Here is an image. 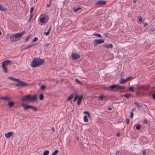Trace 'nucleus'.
Listing matches in <instances>:
<instances>
[{
	"label": "nucleus",
	"instance_id": "f257e3e1",
	"mask_svg": "<svg viewBox=\"0 0 155 155\" xmlns=\"http://www.w3.org/2000/svg\"><path fill=\"white\" fill-rule=\"evenodd\" d=\"M45 60L40 58H34L31 62L30 65L32 68H35L42 65L45 63Z\"/></svg>",
	"mask_w": 155,
	"mask_h": 155
},
{
	"label": "nucleus",
	"instance_id": "f03ea898",
	"mask_svg": "<svg viewBox=\"0 0 155 155\" xmlns=\"http://www.w3.org/2000/svg\"><path fill=\"white\" fill-rule=\"evenodd\" d=\"M109 88H110L112 91H114V90H113L114 89H124L125 87H124L120 85L117 84H112L109 87L106 86H104V88L106 90H108Z\"/></svg>",
	"mask_w": 155,
	"mask_h": 155
},
{
	"label": "nucleus",
	"instance_id": "7ed1b4c3",
	"mask_svg": "<svg viewBox=\"0 0 155 155\" xmlns=\"http://www.w3.org/2000/svg\"><path fill=\"white\" fill-rule=\"evenodd\" d=\"M94 46L95 47L97 45L103 43L104 42V39H99L94 40Z\"/></svg>",
	"mask_w": 155,
	"mask_h": 155
},
{
	"label": "nucleus",
	"instance_id": "20e7f679",
	"mask_svg": "<svg viewBox=\"0 0 155 155\" xmlns=\"http://www.w3.org/2000/svg\"><path fill=\"white\" fill-rule=\"evenodd\" d=\"M16 82H17L19 83L20 86L24 87L28 85V84L27 83H25L24 82L18 79L17 81H16Z\"/></svg>",
	"mask_w": 155,
	"mask_h": 155
},
{
	"label": "nucleus",
	"instance_id": "39448f33",
	"mask_svg": "<svg viewBox=\"0 0 155 155\" xmlns=\"http://www.w3.org/2000/svg\"><path fill=\"white\" fill-rule=\"evenodd\" d=\"M12 63V61L10 60H7L4 61L2 63V65L6 66L7 67L9 65H10Z\"/></svg>",
	"mask_w": 155,
	"mask_h": 155
},
{
	"label": "nucleus",
	"instance_id": "423d86ee",
	"mask_svg": "<svg viewBox=\"0 0 155 155\" xmlns=\"http://www.w3.org/2000/svg\"><path fill=\"white\" fill-rule=\"evenodd\" d=\"M81 56L79 54L75 53H73L71 55V58L74 60H77L79 59Z\"/></svg>",
	"mask_w": 155,
	"mask_h": 155
},
{
	"label": "nucleus",
	"instance_id": "0eeeda50",
	"mask_svg": "<svg viewBox=\"0 0 155 155\" xmlns=\"http://www.w3.org/2000/svg\"><path fill=\"white\" fill-rule=\"evenodd\" d=\"M29 94L23 97L20 100L23 102H25L26 101H29Z\"/></svg>",
	"mask_w": 155,
	"mask_h": 155
},
{
	"label": "nucleus",
	"instance_id": "6e6552de",
	"mask_svg": "<svg viewBox=\"0 0 155 155\" xmlns=\"http://www.w3.org/2000/svg\"><path fill=\"white\" fill-rule=\"evenodd\" d=\"M29 101H34L37 99V97L35 95H31L29 94Z\"/></svg>",
	"mask_w": 155,
	"mask_h": 155
},
{
	"label": "nucleus",
	"instance_id": "1a4fd4ad",
	"mask_svg": "<svg viewBox=\"0 0 155 155\" xmlns=\"http://www.w3.org/2000/svg\"><path fill=\"white\" fill-rule=\"evenodd\" d=\"M106 4V2L103 0H99L95 4L96 5H103Z\"/></svg>",
	"mask_w": 155,
	"mask_h": 155
},
{
	"label": "nucleus",
	"instance_id": "9d476101",
	"mask_svg": "<svg viewBox=\"0 0 155 155\" xmlns=\"http://www.w3.org/2000/svg\"><path fill=\"white\" fill-rule=\"evenodd\" d=\"M25 33V31H23L20 33H18L15 34L16 36H17V38L18 39H19V40L23 36V35Z\"/></svg>",
	"mask_w": 155,
	"mask_h": 155
},
{
	"label": "nucleus",
	"instance_id": "9b49d317",
	"mask_svg": "<svg viewBox=\"0 0 155 155\" xmlns=\"http://www.w3.org/2000/svg\"><path fill=\"white\" fill-rule=\"evenodd\" d=\"M14 134V133L12 131L9 132L5 134V136L8 138Z\"/></svg>",
	"mask_w": 155,
	"mask_h": 155
},
{
	"label": "nucleus",
	"instance_id": "f8f14e48",
	"mask_svg": "<svg viewBox=\"0 0 155 155\" xmlns=\"http://www.w3.org/2000/svg\"><path fill=\"white\" fill-rule=\"evenodd\" d=\"M21 104L22 106L24 107V110H25L29 108L31 109V105H26V104L24 103H22Z\"/></svg>",
	"mask_w": 155,
	"mask_h": 155
},
{
	"label": "nucleus",
	"instance_id": "ddd939ff",
	"mask_svg": "<svg viewBox=\"0 0 155 155\" xmlns=\"http://www.w3.org/2000/svg\"><path fill=\"white\" fill-rule=\"evenodd\" d=\"M103 46L104 48H113V45L111 43H110L108 45H106L104 44L103 45Z\"/></svg>",
	"mask_w": 155,
	"mask_h": 155
},
{
	"label": "nucleus",
	"instance_id": "4468645a",
	"mask_svg": "<svg viewBox=\"0 0 155 155\" xmlns=\"http://www.w3.org/2000/svg\"><path fill=\"white\" fill-rule=\"evenodd\" d=\"M139 89H142L144 90H147L148 89V87L147 86L142 85L141 87H139Z\"/></svg>",
	"mask_w": 155,
	"mask_h": 155
},
{
	"label": "nucleus",
	"instance_id": "2eb2a0df",
	"mask_svg": "<svg viewBox=\"0 0 155 155\" xmlns=\"http://www.w3.org/2000/svg\"><path fill=\"white\" fill-rule=\"evenodd\" d=\"M1 67H2L4 71V72L5 73H7L8 72L7 68V67L5 66L2 65Z\"/></svg>",
	"mask_w": 155,
	"mask_h": 155
},
{
	"label": "nucleus",
	"instance_id": "dca6fc26",
	"mask_svg": "<svg viewBox=\"0 0 155 155\" xmlns=\"http://www.w3.org/2000/svg\"><path fill=\"white\" fill-rule=\"evenodd\" d=\"M46 18L45 17H43L40 18L39 19L40 22L41 23H44Z\"/></svg>",
	"mask_w": 155,
	"mask_h": 155
},
{
	"label": "nucleus",
	"instance_id": "f3484780",
	"mask_svg": "<svg viewBox=\"0 0 155 155\" xmlns=\"http://www.w3.org/2000/svg\"><path fill=\"white\" fill-rule=\"evenodd\" d=\"M134 104L136 105L138 107L140 108L141 107L142 105L143 104L142 103H138L137 101H135L134 102Z\"/></svg>",
	"mask_w": 155,
	"mask_h": 155
},
{
	"label": "nucleus",
	"instance_id": "a211bd4d",
	"mask_svg": "<svg viewBox=\"0 0 155 155\" xmlns=\"http://www.w3.org/2000/svg\"><path fill=\"white\" fill-rule=\"evenodd\" d=\"M126 82L125 80L123 78H121L119 82L120 84H124Z\"/></svg>",
	"mask_w": 155,
	"mask_h": 155
},
{
	"label": "nucleus",
	"instance_id": "6ab92c4d",
	"mask_svg": "<svg viewBox=\"0 0 155 155\" xmlns=\"http://www.w3.org/2000/svg\"><path fill=\"white\" fill-rule=\"evenodd\" d=\"M131 95H132V94H125L123 95H121V96L125 97L126 98L128 99L130 97Z\"/></svg>",
	"mask_w": 155,
	"mask_h": 155
},
{
	"label": "nucleus",
	"instance_id": "aec40b11",
	"mask_svg": "<svg viewBox=\"0 0 155 155\" xmlns=\"http://www.w3.org/2000/svg\"><path fill=\"white\" fill-rule=\"evenodd\" d=\"M0 10L2 11H5L7 10V9L0 4Z\"/></svg>",
	"mask_w": 155,
	"mask_h": 155
},
{
	"label": "nucleus",
	"instance_id": "412c9836",
	"mask_svg": "<svg viewBox=\"0 0 155 155\" xmlns=\"http://www.w3.org/2000/svg\"><path fill=\"white\" fill-rule=\"evenodd\" d=\"M15 104V102L12 101H9L8 103V105L10 107H12Z\"/></svg>",
	"mask_w": 155,
	"mask_h": 155
},
{
	"label": "nucleus",
	"instance_id": "4be33fe9",
	"mask_svg": "<svg viewBox=\"0 0 155 155\" xmlns=\"http://www.w3.org/2000/svg\"><path fill=\"white\" fill-rule=\"evenodd\" d=\"M105 97V96L103 95H101L98 97V100L101 101H103Z\"/></svg>",
	"mask_w": 155,
	"mask_h": 155
},
{
	"label": "nucleus",
	"instance_id": "5701e85b",
	"mask_svg": "<svg viewBox=\"0 0 155 155\" xmlns=\"http://www.w3.org/2000/svg\"><path fill=\"white\" fill-rule=\"evenodd\" d=\"M35 44H33V45H28L27 46H26V47H24L23 48V50H26L29 48H31V47L33 46Z\"/></svg>",
	"mask_w": 155,
	"mask_h": 155
},
{
	"label": "nucleus",
	"instance_id": "b1692460",
	"mask_svg": "<svg viewBox=\"0 0 155 155\" xmlns=\"http://www.w3.org/2000/svg\"><path fill=\"white\" fill-rule=\"evenodd\" d=\"M81 9V7H78L75 8H73V10L74 12H77L78 11Z\"/></svg>",
	"mask_w": 155,
	"mask_h": 155
},
{
	"label": "nucleus",
	"instance_id": "393cba45",
	"mask_svg": "<svg viewBox=\"0 0 155 155\" xmlns=\"http://www.w3.org/2000/svg\"><path fill=\"white\" fill-rule=\"evenodd\" d=\"M10 40L12 42L15 41L14 34H13L11 35V37H10Z\"/></svg>",
	"mask_w": 155,
	"mask_h": 155
},
{
	"label": "nucleus",
	"instance_id": "a878e982",
	"mask_svg": "<svg viewBox=\"0 0 155 155\" xmlns=\"http://www.w3.org/2000/svg\"><path fill=\"white\" fill-rule=\"evenodd\" d=\"M8 78L10 80H12L13 81H15L16 82V81L18 80V79L12 77H8Z\"/></svg>",
	"mask_w": 155,
	"mask_h": 155
},
{
	"label": "nucleus",
	"instance_id": "bb28decb",
	"mask_svg": "<svg viewBox=\"0 0 155 155\" xmlns=\"http://www.w3.org/2000/svg\"><path fill=\"white\" fill-rule=\"evenodd\" d=\"M134 87L132 86H130L128 87V90L130 91L134 92Z\"/></svg>",
	"mask_w": 155,
	"mask_h": 155
},
{
	"label": "nucleus",
	"instance_id": "cd10ccee",
	"mask_svg": "<svg viewBox=\"0 0 155 155\" xmlns=\"http://www.w3.org/2000/svg\"><path fill=\"white\" fill-rule=\"evenodd\" d=\"M74 96V94H71L68 98L67 100L68 101H69L71 100L72 99L73 97Z\"/></svg>",
	"mask_w": 155,
	"mask_h": 155
},
{
	"label": "nucleus",
	"instance_id": "c85d7f7f",
	"mask_svg": "<svg viewBox=\"0 0 155 155\" xmlns=\"http://www.w3.org/2000/svg\"><path fill=\"white\" fill-rule=\"evenodd\" d=\"M10 98L7 97H0V100H8L10 99Z\"/></svg>",
	"mask_w": 155,
	"mask_h": 155
},
{
	"label": "nucleus",
	"instance_id": "c756f323",
	"mask_svg": "<svg viewBox=\"0 0 155 155\" xmlns=\"http://www.w3.org/2000/svg\"><path fill=\"white\" fill-rule=\"evenodd\" d=\"M39 98L40 100H42L44 99V94L42 93L40 94L39 96Z\"/></svg>",
	"mask_w": 155,
	"mask_h": 155
},
{
	"label": "nucleus",
	"instance_id": "7c9ffc66",
	"mask_svg": "<svg viewBox=\"0 0 155 155\" xmlns=\"http://www.w3.org/2000/svg\"><path fill=\"white\" fill-rule=\"evenodd\" d=\"M31 109L35 111H37L38 110L37 108L33 106H31Z\"/></svg>",
	"mask_w": 155,
	"mask_h": 155
},
{
	"label": "nucleus",
	"instance_id": "2f4dec72",
	"mask_svg": "<svg viewBox=\"0 0 155 155\" xmlns=\"http://www.w3.org/2000/svg\"><path fill=\"white\" fill-rule=\"evenodd\" d=\"M147 108L146 105L144 104H143L140 108L142 110H144L146 109Z\"/></svg>",
	"mask_w": 155,
	"mask_h": 155
},
{
	"label": "nucleus",
	"instance_id": "473e14b6",
	"mask_svg": "<svg viewBox=\"0 0 155 155\" xmlns=\"http://www.w3.org/2000/svg\"><path fill=\"white\" fill-rule=\"evenodd\" d=\"M84 120L85 122H88V119L86 115H85L84 117Z\"/></svg>",
	"mask_w": 155,
	"mask_h": 155
},
{
	"label": "nucleus",
	"instance_id": "72a5a7b5",
	"mask_svg": "<svg viewBox=\"0 0 155 155\" xmlns=\"http://www.w3.org/2000/svg\"><path fill=\"white\" fill-rule=\"evenodd\" d=\"M75 81L77 83L79 84H80L81 85L83 84L82 82L81 81H80L79 80H78L77 79H75Z\"/></svg>",
	"mask_w": 155,
	"mask_h": 155
},
{
	"label": "nucleus",
	"instance_id": "f704fd0d",
	"mask_svg": "<svg viewBox=\"0 0 155 155\" xmlns=\"http://www.w3.org/2000/svg\"><path fill=\"white\" fill-rule=\"evenodd\" d=\"M83 97V95H81L78 96V97H77V98H78V100L81 101L82 98Z\"/></svg>",
	"mask_w": 155,
	"mask_h": 155
},
{
	"label": "nucleus",
	"instance_id": "c9c22d12",
	"mask_svg": "<svg viewBox=\"0 0 155 155\" xmlns=\"http://www.w3.org/2000/svg\"><path fill=\"white\" fill-rule=\"evenodd\" d=\"M49 151L48 150H46L44 151L43 153V155H48L49 153Z\"/></svg>",
	"mask_w": 155,
	"mask_h": 155
},
{
	"label": "nucleus",
	"instance_id": "e433bc0d",
	"mask_svg": "<svg viewBox=\"0 0 155 155\" xmlns=\"http://www.w3.org/2000/svg\"><path fill=\"white\" fill-rule=\"evenodd\" d=\"M50 31L51 30H50V29H48V30L47 32H44V34L46 36L48 35L49 34Z\"/></svg>",
	"mask_w": 155,
	"mask_h": 155
},
{
	"label": "nucleus",
	"instance_id": "4c0bfd02",
	"mask_svg": "<svg viewBox=\"0 0 155 155\" xmlns=\"http://www.w3.org/2000/svg\"><path fill=\"white\" fill-rule=\"evenodd\" d=\"M93 35L98 37L102 38L101 35L100 34L95 33L93 34Z\"/></svg>",
	"mask_w": 155,
	"mask_h": 155
},
{
	"label": "nucleus",
	"instance_id": "58836bf2",
	"mask_svg": "<svg viewBox=\"0 0 155 155\" xmlns=\"http://www.w3.org/2000/svg\"><path fill=\"white\" fill-rule=\"evenodd\" d=\"M58 152V150H55L53 153H52L51 155H55Z\"/></svg>",
	"mask_w": 155,
	"mask_h": 155
},
{
	"label": "nucleus",
	"instance_id": "ea45409f",
	"mask_svg": "<svg viewBox=\"0 0 155 155\" xmlns=\"http://www.w3.org/2000/svg\"><path fill=\"white\" fill-rule=\"evenodd\" d=\"M133 79L132 77L131 76H130V77H129L128 78H126L125 80V81H126V82L128 81H130L131 80Z\"/></svg>",
	"mask_w": 155,
	"mask_h": 155
},
{
	"label": "nucleus",
	"instance_id": "a19ab883",
	"mask_svg": "<svg viewBox=\"0 0 155 155\" xmlns=\"http://www.w3.org/2000/svg\"><path fill=\"white\" fill-rule=\"evenodd\" d=\"M11 37V35H10V34H8L6 36V38L7 40H8L9 39H10V40Z\"/></svg>",
	"mask_w": 155,
	"mask_h": 155
},
{
	"label": "nucleus",
	"instance_id": "79ce46f5",
	"mask_svg": "<svg viewBox=\"0 0 155 155\" xmlns=\"http://www.w3.org/2000/svg\"><path fill=\"white\" fill-rule=\"evenodd\" d=\"M141 127V125H138L136 126V129L137 130H139L140 129Z\"/></svg>",
	"mask_w": 155,
	"mask_h": 155
},
{
	"label": "nucleus",
	"instance_id": "37998d69",
	"mask_svg": "<svg viewBox=\"0 0 155 155\" xmlns=\"http://www.w3.org/2000/svg\"><path fill=\"white\" fill-rule=\"evenodd\" d=\"M38 38L37 37H35L32 41V42H35L38 40Z\"/></svg>",
	"mask_w": 155,
	"mask_h": 155
},
{
	"label": "nucleus",
	"instance_id": "c03bdc74",
	"mask_svg": "<svg viewBox=\"0 0 155 155\" xmlns=\"http://www.w3.org/2000/svg\"><path fill=\"white\" fill-rule=\"evenodd\" d=\"M46 87L44 85H42L41 86V90H44L46 88Z\"/></svg>",
	"mask_w": 155,
	"mask_h": 155
},
{
	"label": "nucleus",
	"instance_id": "a18cd8bd",
	"mask_svg": "<svg viewBox=\"0 0 155 155\" xmlns=\"http://www.w3.org/2000/svg\"><path fill=\"white\" fill-rule=\"evenodd\" d=\"M33 14H30V16L29 17V18L28 21V22H29L31 21V19L33 17Z\"/></svg>",
	"mask_w": 155,
	"mask_h": 155
},
{
	"label": "nucleus",
	"instance_id": "49530a36",
	"mask_svg": "<svg viewBox=\"0 0 155 155\" xmlns=\"http://www.w3.org/2000/svg\"><path fill=\"white\" fill-rule=\"evenodd\" d=\"M83 113L84 114H86L89 117L90 116V114L89 112L87 111H84L83 112Z\"/></svg>",
	"mask_w": 155,
	"mask_h": 155
},
{
	"label": "nucleus",
	"instance_id": "de8ad7c7",
	"mask_svg": "<svg viewBox=\"0 0 155 155\" xmlns=\"http://www.w3.org/2000/svg\"><path fill=\"white\" fill-rule=\"evenodd\" d=\"M34 8L33 7H31L30 8V14H31L33 12L34 10Z\"/></svg>",
	"mask_w": 155,
	"mask_h": 155
},
{
	"label": "nucleus",
	"instance_id": "09e8293b",
	"mask_svg": "<svg viewBox=\"0 0 155 155\" xmlns=\"http://www.w3.org/2000/svg\"><path fill=\"white\" fill-rule=\"evenodd\" d=\"M30 36H28L25 38V40L26 41H28L29 39H30Z\"/></svg>",
	"mask_w": 155,
	"mask_h": 155
},
{
	"label": "nucleus",
	"instance_id": "8fccbe9b",
	"mask_svg": "<svg viewBox=\"0 0 155 155\" xmlns=\"http://www.w3.org/2000/svg\"><path fill=\"white\" fill-rule=\"evenodd\" d=\"M77 97H78V95L76 94H75V97L74 98V100H73L74 102H75L77 100Z\"/></svg>",
	"mask_w": 155,
	"mask_h": 155
},
{
	"label": "nucleus",
	"instance_id": "3c124183",
	"mask_svg": "<svg viewBox=\"0 0 155 155\" xmlns=\"http://www.w3.org/2000/svg\"><path fill=\"white\" fill-rule=\"evenodd\" d=\"M14 37L15 38V41H18L19 40V39H18V38H17V36H16V35L15 34H14Z\"/></svg>",
	"mask_w": 155,
	"mask_h": 155
},
{
	"label": "nucleus",
	"instance_id": "603ef678",
	"mask_svg": "<svg viewBox=\"0 0 155 155\" xmlns=\"http://www.w3.org/2000/svg\"><path fill=\"white\" fill-rule=\"evenodd\" d=\"M152 96L153 99H155V92L153 93Z\"/></svg>",
	"mask_w": 155,
	"mask_h": 155
},
{
	"label": "nucleus",
	"instance_id": "864d4df0",
	"mask_svg": "<svg viewBox=\"0 0 155 155\" xmlns=\"http://www.w3.org/2000/svg\"><path fill=\"white\" fill-rule=\"evenodd\" d=\"M133 113L132 112H131L130 113V117L131 118H132L133 117Z\"/></svg>",
	"mask_w": 155,
	"mask_h": 155
},
{
	"label": "nucleus",
	"instance_id": "5fc2aeb1",
	"mask_svg": "<svg viewBox=\"0 0 155 155\" xmlns=\"http://www.w3.org/2000/svg\"><path fill=\"white\" fill-rule=\"evenodd\" d=\"M129 120L128 119H126V123L127 124H128L129 123Z\"/></svg>",
	"mask_w": 155,
	"mask_h": 155
},
{
	"label": "nucleus",
	"instance_id": "6e6d98bb",
	"mask_svg": "<svg viewBox=\"0 0 155 155\" xmlns=\"http://www.w3.org/2000/svg\"><path fill=\"white\" fill-rule=\"evenodd\" d=\"M138 20L140 21H141L142 20V18L141 16H139V17Z\"/></svg>",
	"mask_w": 155,
	"mask_h": 155
},
{
	"label": "nucleus",
	"instance_id": "4d7b16f0",
	"mask_svg": "<svg viewBox=\"0 0 155 155\" xmlns=\"http://www.w3.org/2000/svg\"><path fill=\"white\" fill-rule=\"evenodd\" d=\"M143 155H147V154L146 151L145 150L143 151L142 152Z\"/></svg>",
	"mask_w": 155,
	"mask_h": 155
},
{
	"label": "nucleus",
	"instance_id": "13d9d810",
	"mask_svg": "<svg viewBox=\"0 0 155 155\" xmlns=\"http://www.w3.org/2000/svg\"><path fill=\"white\" fill-rule=\"evenodd\" d=\"M81 101L78 100V101L77 102V104L78 105L80 104L81 102Z\"/></svg>",
	"mask_w": 155,
	"mask_h": 155
},
{
	"label": "nucleus",
	"instance_id": "bf43d9fd",
	"mask_svg": "<svg viewBox=\"0 0 155 155\" xmlns=\"http://www.w3.org/2000/svg\"><path fill=\"white\" fill-rule=\"evenodd\" d=\"M120 133L118 132L116 134V136L117 137H119L120 136Z\"/></svg>",
	"mask_w": 155,
	"mask_h": 155
},
{
	"label": "nucleus",
	"instance_id": "052dcab7",
	"mask_svg": "<svg viewBox=\"0 0 155 155\" xmlns=\"http://www.w3.org/2000/svg\"><path fill=\"white\" fill-rule=\"evenodd\" d=\"M148 24L147 23L145 22L143 23V27H145Z\"/></svg>",
	"mask_w": 155,
	"mask_h": 155
},
{
	"label": "nucleus",
	"instance_id": "680f3d73",
	"mask_svg": "<svg viewBox=\"0 0 155 155\" xmlns=\"http://www.w3.org/2000/svg\"><path fill=\"white\" fill-rule=\"evenodd\" d=\"M120 153L119 152V151H117L116 153V155H120Z\"/></svg>",
	"mask_w": 155,
	"mask_h": 155
},
{
	"label": "nucleus",
	"instance_id": "e2e57ef3",
	"mask_svg": "<svg viewBox=\"0 0 155 155\" xmlns=\"http://www.w3.org/2000/svg\"><path fill=\"white\" fill-rule=\"evenodd\" d=\"M51 2H49V4L47 5L46 6V7L48 8L50 6L51 4Z\"/></svg>",
	"mask_w": 155,
	"mask_h": 155
},
{
	"label": "nucleus",
	"instance_id": "0e129e2a",
	"mask_svg": "<svg viewBox=\"0 0 155 155\" xmlns=\"http://www.w3.org/2000/svg\"><path fill=\"white\" fill-rule=\"evenodd\" d=\"M107 35H108L107 33H105L103 35L104 37H107Z\"/></svg>",
	"mask_w": 155,
	"mask_h": 155
},
{
	"label": "nucleus",
	"instance_id": "69168bd1",
	"mask_svg": "<svg viewBox=\"0 0 155 155\" xmlns=\"http://www.w3.org/2000/svg\"><path fill=\"white\" fill-rule=\"evenodd\" d=\"M143 123L144 124H147V120L146 119H145L143 121Z\"/></svg>",
	"mask_w": 155,
	"mask_h": 155
},
{
	"label": "nucleus",
	"instance_id": "338daca9",
	"mask_svg": "<svg viewBox=\"0 0 155 155\" xmlns=\"http://www.w3.org/2000/svg\"><path fill=\"white\" fill-rule=\"evenodd\" d=\"M137 0H133V3H135L136 2Z\"/></svg>",
	"mask_w": 155,
	"mask_h": 155
},
{
	"label": "nucleus",
	"instance_id": "774afa93",
	"mask_svg": "<svg viewBox=\"0 0 155 155\" xmlns=\"http://www.w3.org/2000/svg\"><path fill=\"white\" fill-rule=\"evenodd\" d=\"M15 85L16 86H19V83H18V84H17H17H15Z\"/></svg>",
	"mask_w": 155,
	"mask_h": 155
}]
</instances>
